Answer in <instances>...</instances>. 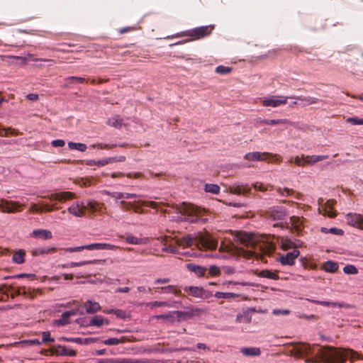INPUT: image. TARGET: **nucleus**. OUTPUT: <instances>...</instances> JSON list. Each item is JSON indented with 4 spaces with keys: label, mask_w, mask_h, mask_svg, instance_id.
I'll return each mask as SVG.
<instances>
[{
    "label": "nucleus",
    "mask_w": 363,
    "mask_h": 363,
    "mask_svg": "<svg viewBox=\"0 0 363 363\" xmlns=\"http://www.w3.org/2000/svg\"><path fill=\"white\" fill-rule=\"evenodd\" d=\"M89 211L91 214H104L106 213V208L103 203H99L95 200H88L85 203V212Z\"/></svg>",
    "instance_id": "obj_7"
},
{
    "label": "nucleus",
    "mask_w": 363,
    "mask_h": 363,
    "mask_svg": "<svg viewBox=\"0 0 363 363\" xmlns=\"http://www.w3.org/2000/svg\"><path fill=\"white\" fill-rule=\"evenodd\" d=\"M67 347L61 345L54 346L51 350L53 354L66 356Z\"/></svg>",
    "instance_id": "obj_38"
},
{
    "label": "nucleus",
    "mask_w": 363,
    "mask_h": 363,
    "mask_svg": "<svg viewBox=\"0 0 363 363\" xmlns=\"http://www.w3.org/2000/svg\"><path fill=\"white\" fill-rule=\"evenodd\" d=\"M347 122L352 125H363V118L357 117H350L347 118Z\"/></svg>",
    "instance_id": "obj_50"
},
{
    "label": "nucleus",
    "mask_w": 363,
    "mask_h": 363,
    "mask_svg": "<svg viewBox=\"0 0 363 363\" xmlns=\"http://www.w3.org/2000/svg\"><path fill=\"white\" fill-rule=\"evenodd\" d=\"M318 354L325 363H345L347 358L351 362L357 359H362L357 351L345 347L325 346L319 350Z\"/></svg>",
    "instance_id": "obj_1"
},
{
    "label": "nucleus",
    "mask_w": 363,
    "mask_h": 363,
    "mask_svg": "<svg viewBox=\"0 0 363 363\" xmlns=\"http://www.w3.org/2000/svg\"><path fill=\"white\" fill-rule=\"evenodd\" d=\"M240 352L245 356H259L261 354L259 347H242Z\"/></svg>",
    "instance_id": "obj_27"
},
{
    "label": "nucleus",
    "mask_w": 363,
    "mask_h": 363,
    "mask_svg": "<svg viewBox=\"0 0 363 363\" xmlns=\"http://www.w3.org/2000/svg\"><path fill=\"white\" fill-rule=\"evenodd\" d=\"M84 250H86V245L67 248V249H65V251L69 252H80Z\"/></svg>",
    "instance_id": "obj_58"
},
{
    "label": "nucleus",
    "mask_w": 363,
    "mask_h": 363,
    "mask_svg": "<svg viewBox=\"0 0 363 363\" xmlns=\"http://www.w3.org/2000/svg\"><path fill=\"white\" fill-rule=\"evenodd\" d=\"M21 205L18 202L2 199L0 201V211L4 213H14L20 211Z\"/></svg>",
    "instance_id": "obj_11"
},
{
    "label": "nucleus",
    "mask_w": 363,
    "mask_h": 363,
    "mask_svg": "<svg viewBox=\"0 0 363 363\" xmlns=\"http://www.w3.org/2000/svg\"><path fill=\"white\" fill-rule=\"evenodd\" d=\"M337 269V263L333 261H327L323 265V269L327 272H335Z\"/></svg>",
    "instance_id": "obj_33"
},
{
    "label": "nucleus",
    "mask_w": 363,
    "mask_h": 363,
    "mask_svg": "<svg viewBox=\"0 0 363 363\" xmlns=\"http://www.w3.org/2000/svg\"><path fill=\"white\" fill-rule=\"evenodd\" d=\"M308 164H313L315 162L328 159V155H311V156L308 155Z\"/></svg>",
    "instance_id": "obj_41"
},
{
    "label": "nucleus",
    "mask_w": 363,
    "mask_h": 363,
    "mask_svg": "<svg viewBox=\"0 0 363 363\" xmlns=\"http://www.w3.org/2000/svg\"><path fill=\"white\" fill-rule=\"evenodd\" d=\"M104 324L108 325V321L101 315H95L90 320V325L100 327Z\"/></svg>",
    "instance_id": "obj_28"
},
{
    "label": "nucleus",
    "mask_w": 363,
    "mask_h": 363,
    "mask_svg": "<svg viewBox=\"0 0 363 363\" xmlns=\"http://www.w3.org/2000/svg\"><path fill=\"white\" fill-rule=\"evenodd\" d=\"M347 222L353 227L363 229V218L360 214L348 213L347 215Z\"/></svg>",
    "instance_id": "obj_14"
},
{
    "label": "nucleus",
    "mask_w": 363,
    "mask_h": 363,
    "mask_svg": "<svg viewBox=\"0 0 363 363\" xmlns=\"http://www.w3.org/2000/svg\"><path fill=\"white\" fill-rule=\"evenodd\" d=\"M84 307L87 313H95L101 310V306L98 302L89 300L84 303Z\"/></svg>",
    "instance_id": "obj_22"
},
{
    "label": "nucleus",
    "mask_w": 363,
    "mask_h": 363,
    "mask_svg": "<svg viewBox=\"0 0 363 363\" xmlns=\"http://www.w3.org/2000/svg\"><path fill=\"white\" fill-rule=\"evenodd\" d=\"M291 223L298 230L301 229V220L298 217H292L291 218Z\"/></svg>",
    "instance_id": "obj_55"
},
{
    "label": "nucleus",
    "mask_w": 363,
    "mask_h": 363,
    "mask_svg": "<svg viewBox=\"0 0 363 363\" xmlns=\"http://www.w3.org/2000/svg\"><path fill=\"white\" fill-rule=\"evenodd\" d=\"M343 272L347 274H356L358 273L357 269L352 264H348L344 267Z\"/></svg>",
    "instance_id": "obj_44"
},
{
    "label": "nucleus",
    "mask_w": 363,
    "mask_h": 363,
    "mask_svg": "<svg viewBox=\"0 0 363 363\" xmlns=\"http://www.w3.org/2000/svg\"><path fill=\"white\" fill-rule=\"evenodd\" d=\"M214 296L218 299H220V298L228 299V298H235L241 297L242 295L238 294L232 293V292L217 291L215 293Z\"/></svg>",
    "instance_id": "obj_26"
},
{
    "label": "nucleus",
    "mask_w": 363,
    "mask_h": 363,
    "mask_svg": "<svg viewBox=\"0 0 363 363\" xmlns=\"http://www.w3.org/2000/svg\"><path fill=\"white\" fill-rule=\"evenodd\" d=\"M118 248L116 245L109 243H92L86 245V250H115Z\"/></svg>",
    "instance_id": "obj_17"
},
{
    "label": "nucleus",
    "mask_w": 363,
    "mask_h": 363,
    "mask_svg": "<svg viewBox=\"0 0 363 363\" xmlns=\"http://www.w3.org/2000/svg\"><path fill=\"white\" fill-rule=\"evenodd\" d=\"M291 162H294L296 165L300 166V167L307 165V164H308V155L307 156L302 155L301 157L296 156L294 159V161H292V160H291Z\"/></svg>",
    "instance_id": "obj_37"
},
{
    "label": "nucleus",
    "mask_w": 363,
    "mask_h": 363,
    "mask_svg": "<svg viewBox=\"0 0 363 363\" xmlns=\"http://www.w3.org/2000/svg\"><path fill=\"white\" fill-rule=\"evenodd\" d=\"M145 203L144 202H142V201L140 200V199L139 197L136 198L133 203H125L126 204V208H131L133 209L135 212L138 213V212H140V208H141V206L142 205ZM148 205L152 208H156L157 206V204L154 201H150L149 203H147Z\"/></svg>",
    "instance_id": "obj_15"
},
{
    "label": "nucleus",
    "mask_w": 363,
    "mask_h": 363,
    "mask_svg": "<svg viewBox=\"0 0 363 363\" xmlns=\"http://www.w3.org/2000/svg\"><path fill=\"white\" fill-rule=\"evenodd\" d=\"M67 211L75 217H83L85 215V203L82 201L74 202L67 208Z\"/></svg>",
    "instance_id": "obj_12"
},
{
    "label": "nucleus",
    "mask_w": 363,
    "mask_h": 363,
    "mask_svg": "<svg viewBox=\"0 0 363 363\" xmlns=\"http://www.w3.org/2000/svg\"><path fill=\"white\" fill-rule=\"evenodd\" d=\"M258 276L273 280H278L279 279V275L276 272L270 270H262L259 272Z\"/></svg>",
    "instance_id": "obj_30"
},
{
    "label": "nucleus",
    "mask_w": 363,
    "mask_h": 363,
    "mask_svg": "<svg viewBox=\"0 0 363 363\" xmlns=\"http://www.w3.org/2000/svg\"><path fill=\"white\" fill-rule=\"evenodd\" d=\"M68 147L71 150H77L80 152H84L86 150V145L84 143H73L69 142L68 143Z\"/></svg>",
    "instance_id": "obj_35"
},
{
    "label": "nucleus",
    "mask_w": 363,
    "mask_h": 363,
    "mask_svg": "<svg viewBox=\"0 0 363 363\" xmlns=\"http://www.w3.org/2000/svg\"><path fill=\"white\" fill-rule=\"evenodd\" d=\"M119 363H145V362L144 361L140 360V359L122 358V359H119Z\"/></svg>",
    "instance_id": "obj_56"
},
{
    "label": "nucleus",
    "mask_w": 363,
    "mask_h": 363,
    "mask_svg": "<svg viewBox=\"0 0 363 363\" xmlns=\"http://www.w3.org/2000/svg\"><path fill=\"white\" fill-rule=\"evenodd\" d=\"M26 252L23 250H18L16 251L12 257V260L16 264H22L24 262Z\"/></svg>",
    "instance_id": "obj_29"
},
{
    "label": "nucleus",
    "mask_w": 363,
    "mask_h": 363,
    "mask_svg": "<svg viewBox=\"0 0 363 363\" xmlns=\"http://www.w3.org/2000/svg\"><path fill=\"white\" fill-rule=\"evenodd\" d=\"M203 288L199 286H190L189 288V291L190 295L196 298H200L201 296V293L203 291Z\"/></svg>",
    "instance_id": "obj_39"
},
{
    "label": "nucleus",
    "mask_w": 363,
    "mask_h": 363,
    "mask_svg": "<svg viewBox=\"0 0 363 363\" xmlns=\"http://www.w3.org/2000/svg\"><path fill=\"white\" fill-rule=\"evenodd\" d=\"M66 80L69 81L70 83H84L85 82V79L79 77H69L66 79Z\"/></svg>",
    "instance_id": "obj_57"
},
{
    "label": "nucleus",
    "mask_w": 363,
    "mask_h": 363,
    "mask_svg": "<svg viewBox=\"0 0 363 363\" xmlns=\"http://www.w3.org/2000/svg\"><path fill=\"white\" fill-rule=\"evenodd\" d=\"M277 191L281 195V196H289L292 192V189L289 188H279L277 189Z\"/></svg>",
    "instance_id": "obj_60"
},
{
    "label": "nucleus",
    "mask_w": 363,
    "mask_h": 363,
    "mask_svg": "<svg viewBox=\"0 0 363 363\" xmlns=\"http://www.w3.org/2000/svg\"><path fill=\"white\" fill-rule=\"evenodd\" d=\"M30 236L36 238H42L44 240L50 239L52 237L51 231L45 229H36L31 233Z\"/></svg>",
    "instance_id": "obj_20"
},
{
    "label": "nucleus",
    "mask_w": 363,
    "mask_h": 363,
    "mask_svg": "<svg viewBox=\"0 0 363 363\" xmlns=\"http://www.w3.org/2000/svg\"><path fill=\"white\" fill-rule=\"evenodd\" d=\"M197 236H193L192 235H187L179 240H177V244L184 247H189L193 245H196V240H197Z\"/></svg>",
    "instance_id": "obj_18"
},
{
    "label": "nucleus",
    "mask_w": 363,
    "mask_h": 363,
    "mask_svg": "<svg viewBox=\"0 0 363 363\" xmlns=\"http://www.w3.org/2000/svg\"><path fill=\"white\" fill-rule=\"evenodd\" d=\"M76 314L74 311H66L62 314V318L55 321V323L57 325H65L69 323V318L70 316Z\"/></svg>",
    "instance_id": "obj_24"
},
{
    "label": "nucleus",
    "mask_w": 363,
    "mask_h": 363,
    "mask_svg": "<svg viewBox=\"0 0 363 363\" xmlns=\"http://www.w3.org/2000/svg\"><path fill=\"white\" fill-rule=\"evenodd\" d=\"M281 247L284 250H288L290 249H297L296 244L292 241L291 240L286 238H282L281 240Z\"/></svg>",
    "instance_id": "obj_25"
},
{
    "label": "nucleus",
    "mask_w": 363,
    "mask_h": 363,
    "mask_svg": "<svg viewBox=\"0 0 363 363\" xmlns=\"http://www.w3.org/2000/svg\"><path fill=\"white\" fill-rule=\"evenodd\" d=\"M180 212L184 215L189 216V218L185 219L192 223L196 221L197 218L203 215L205 212V209H201L191 203H184L180 207Z\"/></svg>",
    "instance_id": "obj_4"
},
{
    "label": "nucleus",
    "mask_w": 363,
    "mask_h": 363,
    "mask_svg": "<svg viewBox=\"0 0 363 363\" xmlns=\"http://www.w3.org/2000/svg\"><path fill=\"white\" fill-rule=\"evenodd\" d=\"M161 289H162V292H164V293H171V294H177V289H176V287L174 286H172V285L162 287Z\"/></svg>",
    "instance_id": "obj_54"
},
{
    "label": "nucleus",
    "mask_w": 363,
    "mask_h": 363,
    "mask_svg": "<svg viewBox=\"0 0 363 363\" xmlns=\"http://www.w3.org/2000/svg\"><path fill=\"white\" fill-rule=\"evenodd\" d=\"M274 315H289L290 313L289 310H281V309H274L272 312Z\"/></svg>",
    "instance_id": "obj_61"
},
{
    "label": "nucleus",
    "mask_w": 363,
    "mask_h": 363,
    "mask_svg": "<svg viewBox=\"0 0 363 363\" xmlns=\"http://www.w3.org/2000/svg\"><path fill=\"white\" fill-rule=\"evenodd\" d=\"M213 29H214V26H213V25L200 26V27H196L193 29L182 32L180 33H177L172 37L178 38V37L187 36V37L191 38V39L189 40H186L185 42L197 40L203 38L206 36L209 35L212 33Z\"/></svg>",
    "instance_id": "obj_3"
},
{
    "label": "nucleus",
    "mask_w": 363,
    "mask_h": 363,
    "mask_svg": "<svg viewBox=\"0 0 363 363\" xmlns=\"http://www.w3.org/2000/svg\"><path fill=\"white\" fill-rule=\"evenodd\" d=\"M138 196H137L135 194H128V193H123V194H121L120 195V198H123V199H132V198H138Z\"/></svg>",
    "instance_id": "obj_64"
},
{
    "label": "nucleus",
    "mask_w": 363,
    "mask_h": 363,
    "mask_svg": "<svg viewBox=\"0 0 363 363\" xmlns=\"http://www.w3.org/2000/svg\"><path fill=\"white\" fill-rule=\"evenodd\" d=\"M232 69L229 67L219 65L216 68V72L220 74H226L231 72Z\"/></svg>",
    "instance_id": "obj_46"
},
{
    "label": "nucleus",
    "mask_w": 363,
    "mask_h": 363,
    "mask_svg": "<svg viewBox=\"0 0 363 363\" xmlns=\"http://www.w3.org/2000/svg\"><path fill=\"white\" fill-rule=\"evenodd\" d=\"M51 144L53 147H63L65 145V142L63 140L57 139L54 140L51 142Z\"/></svg>",
    "instance_id": "obj_59"
},
{
    "label": "nucleus",
    "mask_w": 363,
    "mask_h": 363,
    "mask_svg": "<svg viewBox=\"0 0 363 363\" xmlns=\"http://www.w3.org/2000/svg\"><path fill=\"white\" fill-rule=\"evenodd\" d=\"M205 191L212 194H218L220 191V186L218 184H207L205 186Z\"/></svg>",
    "instance_id": "obj_43"
},
{
    "label": "nucleus",
    "mask_w": 363,
    "mask_h": 363,
    "mask_svg": "<svg viewBox=\"0 0 363 363\" xmlns=\"http://www.w3.org/2000/svg\"><path fill=\"white\" fill-rule=\"evenodd\" d=\"M300 252L298 249H294L293 251L286 253L285 255L279 257V262L283 265H293L295 259L299 256Z\"/></svg>",
    "instance_id": "obj_13"
},
{
    "label": "nucleus",
    "mask_w": 363,
    "mask_h": 363,
    "mask_svg": "<svg viewBox=\"0 0 363 363\" xmlns=\"http://www.w3.org/2000/svg\"><path fill=\"white\" fill-rule=\"evenodd\" d=\"M108 124L115 128H121L123 125V120L118 116H116L108 119Z\"/></svg>",
    "instance_id": "obj_36"
},
{
    "label": "nucleus",
    "mask_w": 363,
    "mask_h": 363,
    "mask_svg": "<svg viewBox=\"0 0 363 363\" xmlns=\"http://www.w3.org/2000/svg\"><path fill=\"white\" fill-rule=\"evenodd\" d=\"M147 307L150 308H153L155 307H164V306H170V304L166 301H152L145 303Z\"/></svg>",
    "instance_id": "obj_40"
},
{
    "label": "nucleus",
    "mask_w": 363,
    "mask_h": 363,
    "mask_svg": "<svg viewBox=\"0 0 363 363\" xmlns=\"http://www.w3.org/2000/svg\"><path fill=\"white\" fill-rule=\"evenodd\" d=\"M335 204V201L333 200L328 201L324 206L319 208L320 213H323L325 216H328V217L333 218L335 216V211L333 210V206Z\"/></svg>",
    "instance_id": "obj_16"
},
{
    "label": "nucleus",
    "mask_w": 363,
    "mask_h": 363,
    "mask_svg": "<svg viewBox=\"0 0 363 363\" xmlns=\"http://www.w3.org/2000/svg\"><path fill=\"white\" fill-rule=\"evenodd\" d=\"M236 320L239 323H250L252 320V316L249 311H244L242 313L237 315Z\"/></svg>",
    "instance_id": "obj_32"
},
{
    "label": "nucleus",
    "mask_w": 363,
    "mask_h": 363,
    "mask_svg": "<svg viewBox=\"0 0 363 363\" xmlns=\"http://www.w3.org/2000/svg\"><path fill=\"white\" fill-rule=\"evenodd\" d=\"M95 262H96V260H88V261H82V262H72L68 263V266L69 267V268H72V267H80V266H83V265H86V264H93Z\"/></svg>",
    "instance_id": "obj_45"
},
{
    "label": "nucleus",
    "mask_w": 363,
    "mask_h": 363,
    "mask_svg": "<svg viewBox=\"0 0 363 363\" xmlns=\"http://www.w3.org/2000/svg\"><path fill=\"white\" fill-rule=\"evenodd\" d=\"M125 241L131 245H145L148 242L146 238H137L133 235H127L125 237Z\"/></svg>",
    "instance_id": "obj_21"
},
{
    "label": "nucleus",
    "mask_w": 363,
    "mask_h": 363,
    "mask_svg": "<svg viewBox=\"0 0 363 363\" xmlns=\"http://www.w3.org/2000/svg\"><path fill=\"white\" fill-rule=\"evenodd\" d=\"M62 339L66 342H72L80 345L89 343V339H82L81 337H62Z\"/></svg>",
    "instance_id": "obj_42"
},
{
    "label": "nucleus",
    "mask_w": 363,
    "mask_h": 363,
    "mask_svg": "<svg viewBox=\"0 0 363 363\" xmlns=\"http://www.w3.org/2000/svg\"><path fill=\"white\" fill-rule=\"evenodd\" d=\"M235 239L246 247H259L264 254H269L274 250V245L272 242H264L262 235L236 232Z\"/></svg>",
    "instance_id": "obj_2"
},
{
    "label": "nucleus",
    "mask_w": 363,
    "mask_h": 363,
    "mask_svg": "<svg viewBox=\"0 0 363 363\" xmlns=\"http://www.w3.org/2000/svg\"><path fill=\"white\" fill-rule=\"evenodd\" d=\"M186 268L191 272H194L197 277H203L205 276L206 268L200 265H196L192 263L186 264Z\"/></svg>",
    "instance_id": "obj_19"
},
{
    "label": "nucleus",
    "mask_w": 363,
    "mask_h": 363,
    "mask_svg": "<svg viewBox=\"0 0 363 363\" xmlns=\"http://www.w3.org/2000/svg\"><path fill=\"white\" fill-rule=\"evenodd\" d=\"M115 161H116V158H112V157L105 158V159L99 160L98 161H96L94 160H87L86 164L89 165V166L97 165L99 167H102V166H104L109 163L114 162Z\"/></svg>",
    "instance_id": "obj_23"
},
{
    "label": "nucleus",
    "mask_w": 363,
    "mask_h": 363,
    "mask_svg": "<svg viewBox=\"0 0 363 363\" xmlns=\"http://www.w3.org/2000/svg\"><path fill=\"white\" fill-rule=\"evenodd\" d=\"M42 337H43V339H42V341H40L41 343L47 342H53L55 341V339L51 337L50 333L49 331L43 332Z\"/></svg>",
    "instance_id": "obj_48"
},
{
    "label": "nucleus",
    "mask_w": 363,
    "mask_h": 363,
    "mask_svg": "<svg viewBox=\"0 0 363 363\" xmlns=\"http://www.w3.org/2000/svg\"><path fill=\"white\" fill-rule=\"evenodd\" d=\"M286 96H269L262 98L261 103L263 106L277 108L287 103L289 99H292Z\"/></svg>",
    "instance_id": "obj_5"
},
{
    "label": "nucleus",
    "mask_w": 363,
    "mask_h": 363,
    "mask_svg": "<svg viewBox=\"0 0 363 363\" xmlns=\"http://www.w3.org/2000/svg\"><path fill=\"white\" fill-rule=\"evenodd\" d=\"M14 344L19 345L21 347H29V346H32V345H39L41 344V342L38 339H33V340H22L20 342H16Z\"/></svg>",
    "instance_id": "obj_34"
},
{
    "label": "nucleus",
    "mask_w": 363,
    "mask_h": 363,
    "mask_svg": "<svg viewBox=\"0 0 363 363\" xmlns=\"http://www.w3.org/2000/svg\"><path fill=\"white\" fill-rule=\"evenodd\" d=\"M329 233L335 235H343L344 231L342 229L337 228H329Z\"/></svg>",
    "instance_id": "obj_62"
},
{
    "label": "nucleus",
    "mask_w": 363,
    "mask_h": 363,
    "mask_svg": "<svg viewBox=\"0 0 363 363\" xmlns=\"http://www.w3.org/2000/svg\"><path fill=\"white\" fill-rule=\"evenodd\" d=\"M201 311L199 308H194L191 309L189 311H175V312H170L167 314H161L154 316L155 318L157 319H169L172 318V314L177 313L178 317H182V316H186V317H191L193 315H199L201 313Z\"/></svg>",
    "instance_id": "obj_10"
},
{
    "label": "nucleus",
    "mask_w": 363,
    "mask_h": 363,
    "mask_svg": "<svg viewBox=\"0 0 363 363\" xmlns=\"http://www.w3.org/2000/svg\"><path fill=\"white\" fill-rule=\"evenodd\" d=\"M114 314L121 319H125L129 317V315L121 309H116L114 311Z\"/></svg>",
    "instance_id": "obj_53"
},
{
    "label": "nucleus",
    "mask_w": 363,
    "mask_h": 363,
    "mask_svg": "<svg viewBox=\"0 0 363 363\" xmlns=\"http://www.w3.org/2000/svg\"><path fill=\"white\" fill-rule=\"evenodd\" d=\"M55 203L50 205L48 203H42L40 208V211H52L57 208L55 207Z\"/></svg>",
    "instance_id": "obj_51"
},
{
    "label": "nucleus",
    "mask_w": 363,
    "mask_h": 363,
    "mask_svg": "<svg viewBox=\"0 0 363 363\" xmlns=\"http://www.w3.org/2000/svg\"><path fill=\"white\" fill-rule=\"evenodd\" d=\"M306 301L308 302H312L315 304H318L323 306H333V307H342V305L336 302H331V301H317V300H311L309 298H306Z\"/></svg>",
    "instance_id": "obj_31"
},
{
    "label": "nucleus",
    "mask_w": 363,
    "mask_h": 363,
    "mask_svg": "<svg viewBox=\"0 0 363 363\" xmlns=\"http://www.w3.org/2000/svg\"><path fill=\"white\" fill-rule=\"evenodd\" d=\"M244 158L249 161L259 162V161H265L270 158L274 160V161L279 162V158L277 155H272L269 152H248L245 155Z\"/></svg>",
    "instance_id": "obj_6"
},
{
    "label": "nucleus",
    "mask_w": 363,
    "mask_h": 363,
    "mask_svg": "<svg viewBox=\"0 0 363 363\" xmlns=\"http://www.w3.org/2000/svg\"><path fill=\"white\" fill-rule=\"evenodd\" d=\"M197 240H199L196 242V247L200 249L199 245H201L203 247L208 250H215L217 247V241L212 239L208 235H199Z\"/></svg>",
    "instance_id": "obj_9"
},
{
    "label": "nucleus",
    "mask_w": 363,
    "mask_h": 363,
    "mask_svg": "<svg viewBox=\"0 0 363 363\" xmlns=\"http://www.w3.org/2000/svg\"><path fill=\"white\" fill-rule=\"evenodd\" d=\"M123 340L116 337L108 338L104 341V343L107 345H116L123 342Z\"/></svg>",
    "instance_id": "obj_49"
},
{
    "label": "nucleus",
    "mask_w": 363,
    "mask_h": 363,
    "mask_svg": "<svg viewBox=\"0 0 363 363\" xmlns=\"http://www.w3.org/2000/svg\"><path fill=\"white\" fill-rule=\"evenodd\" d=\"M43 197L48 198L51 202H65L74 199L75 194L72 191H60L52 193L48 196H44Z\"/></svg>",
    "instance_id": "obj_8"
},
{
    "label": "nucleus",
    "mask_w": 363,
    "mask_h": 363,
    "mask_svg": "<svg viewBox=\"0 0 363 363\" xmlns=\"http://www.w3.org/2000/svg\"><path fill=\"white\" fill-rule=\"evenodd\" d=\"M286 122H287V121L286 119L265 120L264 121V123L267 124V125H277V124H281V123H285Z\"/></svg>",
    "instance_id": "obj_52"
},
{
    "label": "nucleus",
    "mask_w": 363,
    "mask_h": 363,
    "mask_svg": "<svg viewBox=\"0 0 363 363\" xmlns=\"http://www.w3.org/2000/svg\"><path fill=\"white\" fill-rule=\"evenodd\" d=\"M208 273L211 277H218L220 274L221 272L218 267L211 265L208 269Z\"/></svg>",
    "instance_id": "obj_47"
},
{
    "label": "nucleus",
    "mask_w": 363,
    "mask_h": 363,
    "mask_svg": "<svg viewBox=\"0 0 363 363\" xmlns=\"http://www.w3.org/2000/svg\"><path fill=\"white\" fill-rule=\"evenodd\" d=\"M212 296H213V294L211 291L203 289L201 298L206 299V298H209Z\"/></svg>",
    "instance_id": "obj_63"
}]
</instances>
